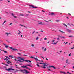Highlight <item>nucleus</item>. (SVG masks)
Listing matches in <instances>:
<instances>
[{
  "label": "nucleus",
  "instance_id": "f257e3e1",
  "mask_svg": "<svg viewBox=\"0 0 74 74\" xmlns=\"http://www.w3.org/2000/svg\"><path fill=\"white\" fill-rule=\"evenodd\" d=\"M19 71H20L21 73H25L26 72V74H28L29 73V72H27V70H26V69H24V70H22V69H20L19 70Z\"/></svg>",
  "mask_w": 74,
  "mask_h": 74
},
{
  "label": "nucleus",
  "instance_id": "f03ea898",
  "mask_svg": "<svg viewBox=\"0 0 74 74\" xmlns=\"http://www.w3.org/2000/svg\"><path fill=\"white\" fill-rule=\"evenodd\" d=\"M18 59H19V60H23V61H21V60H17L18 61H19V62H24V61H25V60H24V58H21V57H18Z\"/></svg>",
  "mask_w": 74,
  "mask_h": 74
},
{
  "label": "nucleus",
  "instance_id": "7ed1b4c3",
  "mask_svg": "<svg viewBox=\"0 0 74 74\" xmlns=\"http://www.w3.org/2000/svg\"><path fill=\"white\" fill-rule=\"evenodd\" d=\"M5 70L7 71H10L11 70H14V69L11 68H9L8 69L5 68Z\"/></svg>",
  "mask_w": 74,
  "mask_h": 74
},
{
  "label": "nucleus",
  "instance_id": "20e7f679",
  "mask_svg": "<svg viewBox=\"0 0 74 74\" xmlns=\"http://www.w3.org/2000/svg\"><path fill=\"white\" fill-rule=\"evenodd\" d=\"M10 48L12 49V50H13V51H18V49H16L12 47H10Z\"/></svg>",
  "mask_w": 74,
  "mask_h": 74
},
{
  "label": "nucleus",
  "instance_id": "39448f33",
  "mask_svg": "<svg viewBox=\"0 0 74 74\" xmlns=\"http://www.w3.org/2000/svg\"><path fill=\"white\" fill-rule=\"evenodd\" d=\"M24 61H25V62H28V63H29V62L30 63H31L32 62V61H31L30 60H24Z\"/></svg>",
  "mask_w": 74,
  "mask_h": 74
},
{
  "label": "nucleus",
  "instance_id": "423d86ee",
  "mask_svg": "<svg viewBox=\"0 0 74 74\" xmlns=\"http://www.w3.org/2000/svg\"><path fill=\"white\" fill-rule=\"evenodd\" d=\"M49 67H52L54 69H56V67H55V66H49Z\"/></svg>",
  "mask_w": 74,
  "mask_h": 74
},
{
  "label": "nucleus",
  "instance_id": "0eeeda50",
  "mask_svg": "<svg viewBox=\"0 0 74 74\" xmlns=\"http://www.w3.org/2000/svg\"><path fill=\"white\" fill-rule=\"evenodd\" d=\"M11 15H12V16H13V17H14V18H17V17L14 15V14L13 13H12Z\"/></svg>",
  "mask_w": 74,
  "mask_h": 74
},
{
  "label": "nucleus",
  "instance_id": "6e6552de",
  "mask_svg": "<svg viewBox=\"0 0 74 74\" xmlns=\"http://www.w3.org/2000/svg\"><path fill=\"white\" fill-rule=\"evenodd\" d=\"M5 34H7V36H8V34H11V33H6Z\"/></svg>",
  "mask_w": 74,
  "mask_h": 74
},
{
  "label": "nucleus",
  "instance_id": "1a4fd4ad",
  "mask_svg": "<svg viewBox=\"0 0 74 74\" xmlns=\"http://www.w3.org/2000/svg\"><path fill=\"white\" fill-rule=\"evenodd\" d=\"M21 67H22V68H26V66L23 65V66H21Z\"/></svg>",
  "mask_w": 74,
  "mask_h": 74
},
{
  "label": "nucleus",
  "instance_id": "9d476101",
  "mask_svg": "<svg viewBox=\"0 0 74 74\" xmlns=\"http://www.w3.org/2000/svg\"><path fill=\"white\" fill-rule=\"evenodd\" d=\"M38 24H39L40 25H44V24L42 23V22H40L38 23Z\"/></svg>",
  "mask_w": 74,
  "mask_h": 74
},
{
  "label": "nucleus",
  "instance_id": "9b49d317",
  "mask_svg": "<svg viewBox=\"0 0 74 74\" xmlns=\"http://www.w3.org/2000/svg\"><path fill=\"white\" fill-rule=\"evenodd\" d=\"M51 15H55V13H54L52 12L51 13V14H50Z\"/></svg>",
  "mask_w": 74,
  "mask_h": 74
},
{
  "label": "nucleus",
  "instance_id": "f8f14e48",
  "mask_svg": "<svg viewBox=\"0 0 74 74\" xmlns=\"http://www.w3.org/2000/svg\"><path fill=\"white\" fill-rule=\"evenodd\" d=\"M9 57H10V58H14V57H13V56L12 55H9Z\"/></svg>",
  "mask_w": 74,
  "mask_h": 74
},
{
  "label": "nucleus",
  "instance_id": "ddd939ff",
  "mask_svg": "<svg viewBox=\"0 0 74 74\" xmlns=\"http://www.w3.org/2000/svg\"><path fill=\"white\" fill-rule=\"evenodd\" d=\"M60 73H62V74H66V73H65L64 72L60 71Z\"/></svg>",
  "mask_w": 74,
  "mask_h": 74
},
{
  "label": "nucleus",
  "instance_id": "4468645a",
  "mask_svg": "<svg viewBox=\"0 0 74 74\" xmlns=\"http://www.w3.org/2000/svg\"><path fill=\"white\" fill-rule=\"evenodd\" d=\"M67 32H69V33H70L71 32V30L67 29Z\"/></svg>",
  "mask_w": 74,
  "mask_h": 74
},
{
  "label": "nucleus",
  "instance_id": "2eb2a0df",
  "mask_svg": "<svg viewBox=\"0 0 74 74\" xmlns=\"http://www.w3.org/2000/svg\"><path fill=\"white\" fill-rule=\"evenodd\" d=\"M59 32H61L62 33H66L65 32H63L62 31L60 30H59Z\"/></svg>",
  "mask_w": 74,
  "mask_h": 74
},
{
  "label": "nucleus",
  "instance_id": "dca6fc26",
  "mask_svg": "<svg viewBox=\"0 0 74 74\" xmlns=\"http://www.w3.org/2000/svg\"><path fill=\"white\" fill-rule=\"evenodd\" d=\"M3 51L4 53H7V52L5 51L4 50H3Z\"/></svg>",
  "mask_w": 74,
  "mask_h": 74
},
{
  "label": "nucleus",
  "instance_id": "f3484780",
  "mask_svg": "<svg viewBox=\"0 0 74 74\" xmlns=\"http://www.w3.org/2000/svg\"><path fill=\"white\" fill-rule=\"evenodd\" d=\"M34 59H35V60H36L37 61L38 60V61H40V60H38L37 58H34Z\"/></svg>",
  "mask_w": 74,
  "mask_h": 74
},
{
  "label": "nucleus",
  "instance_id": "a211bd4d",
  "mask_svg": "<svg viewBox=\"0 0 74 74\" xmlns=\"http://www.w3.org/2000/svg\"><path fill=\"white\" fill-rule=\"evenodd\" d=\"M43 64H43V66H44V67H45V66H46V64L45 63H43Z\"/></svg>",
  "mask_w": 74,
  "mask_h": 74
},
{
  "label": "nucleus",
  "instance_id": "6ab92c4d",
  "mask_svg": "<svg viewBox=\"0 0 74 74\" xmlns=\"http://www.w3.org/2000/svg\"><path fill=\"white\" fill-rule=\"evenodd\" d=\"M30 7H32V8H34V7L33 6V5H29Z\"/></svg>",
  "mask_w": 74,
  "mask_h": 74
},
{
  "label": "nucleus",
  "instance_id": "aec40b11",
  "mask_svg": "<svg viewBox=\"0 0 74 74\" xmlns=\"http://www.w3.org/2000/svg\"><path fill=\"white\" fill-rule=\"evenodd\" d=\"M20 16H24V15L23 14H20L19 15Z\"/></svg>",
  "mask_w": 74,
  "mask_h": 74
},
{
  "label": "nucleus",
  "instance_id": "412c9836",
  "mask_svg": "<svg viewBox=\"0 0 74 74\" xmlns=\"http://www.w3.org/2000/svg\"><path fill=\"white\" fill-rule=\"evenodd\" d=\"M18 32H19V33L18 34H21V31L18 30Z\"/></svg>",
  "mask_w": 74,
  "mask_h": 74
},
{
  "label": "nucleus",
  "instance_id": "4be33fe9",
  "mask_svg": "<svg viewBox=\"0 0 74 74\" xmlns=\"http://www.w3.org/2000/svg\"><path fill=\"white\" fill-rule=\"evenodd\" d=\"M66 63H68V62H69V60L68 59L66 60Z\"/></svg>",
  "mask_w": 74,
  "mask_h": 74
},
{
  "label": "nucleus",
  "instance_id": "5701e85b",
  "mask_svg": "<svg viewBox=\"0 0 74 74\" xmlns=\"http://www.w3.org/2000/svg\"><path fill=\"white\" fill-rule=\"evenodd\" d=\"M4 60H6V61H7V60H8V59L5 58Z\"/></svg>",
  "mask_w": 74,
  "mask_h": 74
},
{
  "label": "nucleus",
  "instance_id": "b1692460",
  "mask_svg": "<svg viewBox=\"0 0 74 74\" xmlns=\"http://www.w3.org/2000/svg\"><path fill=\"white\" fill-rule=\"evenodd\" d=\"M60 37L61 38H63L64 39L65 38V37H64V36H60Z\"/></svg>",
  "mask_w": 74,
  "mask_h": 74
},
{
  "label": "nucleus",
  "instance_id": "393cba45",
  "mask_svg": "<svg viewBox=\"0 0 74 74\" xmlns=\"http://www.w3.org/2000/svg\"><path fill=\"white\" fill-rule=\"evenodd\" d=\"M36 65L38 67H41V66L39 65L38 64H36Z\"/></svg>",
  "mask_w": 74,
  "mask_h": 74
},
{
  "label": "nucleus",
  "instance_id": "a878e982",
  "mask_svg": "<svg viewBox=\"0 0 74 74\" xmlns=\"http://www.w3.org/2000/svg\"><path fill=\"white\" fill-rule=\"evenodd\" d=\"M5 47H6V48H8L9 46H8L7 45H5Z\"/></svg>",
  "mask_w": 74,
  "mask_h": 74
},
{
  "label": "nucleus",
  "instance_id": "bb28decb",
  "mask_svg": "<svg viewBox=\"0 0 74 74\" xmlns=\"http://www.w3.org/2000/svg\"><path fill=\"white\" fill-rule=\"evenodd\" d=\"M8 62V63H11V64H12V62H11L10 61H8V62Z\"/></svg>",
  "mask_w": 74,
  "mask_h": 74
},
{
  "label": "nucleus",
  "instance_id": "cd10ccee",
  "mask_svg": "<svg viewBox=\"0 0 74 74\" xmlns=\"http://www.w3.org/2000/svg\"><path fill=\"white\" fill-rule=\"evenodd\" d=\"M26 66H29L30 67H32V66H31V65H26Z\"/></svg>",
  "mask_w": 74,
  "mask_h": 74
},
{
  "label": "nucleus",
  "instance_id": "c85d7f7f",
  "mask_svg": "<svg viewBox=\"0 0 74 74\" xmlns=\"http://www.w3.org/2000/svg\"><path fill=\"white\" fill-rule=\"evenodd\" d=\"M63 25H64V26H66V27H67V25H66V24L64 23Z\"/></svg>",
  "mask_w": 74,
  "mask_h": 74
},
{
  "label": "nucleus",
  "instance_id": "c756f323",
  "mask_svg": "<svg viewBox=\"0 0 74 74\" xmlns=\"http://www.w3.org/2000/svg\"><path fill=\"white\" fill-rule=\"evenodd\" d=\"M58 41H57V42L56 43H54V44H55V45H56L58 43Z\"/></svg>",
  "mask_w": 74,
  "mask_h": 74
},
{
  "label": "nucleus",
  "instance_id": "7c9ffc66",
  "mask_svg": "<svg viewBox=\"0 0 74 74\" xmlns=\"http://www.w3.org/2000/svg\"><path fill=\"white\" fill-rule=\"evenodd\" d=\"M38 64H44V63H38Z\"/></svg>",
  "mask_w": 74,
  "mask_h": 74
},
{
  "label": "nucleus",
  "instance_id": "2f4dec72",
  "mask_svg": "<svg viewBox=\"0 0 74 74\" xmlns=\"http://www.w3.org/2000/svg\"><path fill=\"white\" fill-rule=\"evenodd\" d=\"M23 56H28L27 55H26L25 54H24L23 55Z\"/></svg>",
  "mask_w": 74,
  "mask_h": 74
},
{
  "label": "nucleus",
  "instance_id": "473e14b6",
  "mask_svg": "<svg viewBox=\"0 0 74 74\" xmlns=\"http://www.w3.org/2000/svg\"><path fill=\"white\" fill-rule=\"evenodd\" d=\"M24 27H25V28H26V29H27V28H28V27H26L25 26H24Z\"/></svg>",
  "mask_w": 74,
  "mask_h": 74
},
{
  "label": "nucleus",
  "instance_id": "72a5a7b5",
  "mask_svg": "<svg viewBox=\"0 0 74 74\" xmlns=\"http://www.w3.org/2000/svg\"><path fill=\"white\" fill-rule=\"evenodd\" d=\"M46 50H47V49L46 48H45L44 50V51H46Z\"/></svg>",
  "mask_w": 74,
  "mask_h": 74
},
{
  "label": "nucleus",
  "instance_id": "f704fd0d",
  "mask_svg": "<svg viewBox=\"0 0 74 74\" xmlns=\"http://www.w3.org/2000/svg\"><path fill=\"white\" fill-rule=\"evenodd\" d=\"M4 69H5L6 68H7V67L6 66H4L3 67Z\"/></svg>",
  "mask_w": 74,
  "mask_h": 74
},
{
  "label": "nucleus",
  "instance_id": "c9c22d12",
  "mask_svg": "<svg viewBox=\"0 0 74 74\" xmlns=\"http://www.w3.org/2000/svg\"><path fill=\"white\" fill-rule=\"evenodd\" d=\"M30 58H33V59H34V58L33 57V56H31V57H30Z\"/></svg>",
  "mask_w": 74,
  "mask_h": 74
},
{
  "label": "nucleus",
  "instance_id": "e433bc0d",
  "mask_svg": "<svg viewBox=\"0 0 74 74\" xmlns=\"http://www.w3.org/2000/svg\"><path fill=\"white\" fill-rule=\"evenodd\" d=\"M38 37H37L36 38V40H38Z\"/></svg>",
  "mask_w": 74,
  "mask_h": 74
},
{
  "label": "nucleus",
  "instance_id": "4c0bfd02",
  "mask_svg": "<svg viewBox=\"0 0 74 74\" xmlns=\"http://www.w3.org/2000/svg\"><path fill=\"white\" fill-rule=\"evenodd\" d=\"M31 46H32V47H34V45L33 44H32L31 45Z\"/></svg>",
  "mask_w": 74,
  "mask_h": 74
},
{
  "label": "nucleus",
  "instance_id": "58836bf2",
  "mask_svg": "<svg viewBox=\"0 0 74 74\" xmlns=\"http://www.w3.org/2000/svg\"><path fill=\"white\" fill-rule=\"evenodd\" d=\"M6 22V21L5 20L4 22H3V23H5Z\"/></svg>",
  "mask_w": 74,
  "mask_h": 74
},
{
  "label": "nucleus",
  "instance_id": "ea45409f",
  "mask_svg": "<svg viewBox=\"0 0 74 74\" xmlns=\"http://www.w3.org/2000/svg\"><path fill=\"white\" fill-rule=\"evenodd\" d=\"M56 22H59V20H57L56 21Z\"/></svg>",
  "mask_w": 74,
  "mask_h": 74
},
{
  "label": "nucleus",
  "instance_id": "a19ab883",
  "mask_svg": "<svg viewBox=\"0 0 74 74\" xmlns=\"http://www.w3.org/2000/svg\"><path fill=\"white\" fill-rule=\"evenodd\" d=\"M44 21H45V22H49V21L46 20H44Z\"/></svg>",
  "mask_w": 74,
  "mask_h": 74
},
{
  "label": "nucleus",
  "instance_id": "79ce46f5",
  "mask_svg": "<svg viewBox=\"0 0 74 74\" xmlns=\"http://www.w3.org/2000/svg\"><path fill=\"white\" fill-rule=\"evenodd\" d=\"M45 40H47V38H44Z\"/></svg>",
  "mask_w": 74,
  "mask_h": 74
},
{
  "label": "nucleus",
  "instance_id": "37998d69",
  "mask_svg": "<svg viewBox=\"0 0 74 74\" xmlns=\"http://www.w3.org/2000/svg\"><path fill=\"white\" fill-rule=\"evenodd\" d=\"M42 68H43V69H45V68H46V67H45V66H43L42 67Z\"/></svg>",
  "mask_w": 74,
  "mask_h": 74
},
{
  "label": "nucleus",
  "instance_id": "c03bdc74",
  "mask_svg": "<svg viewBox=\"0 0 74 74\" xmlns=\"http://www.w3.org/2000/svg\"><path fill=\"white\" fill-rule=\"evenodd\" d=\"M7 63L8 64H10V63H9L8 62H7Z\"/></svg>",
  "mask_w": 74,
  "mask_h": 74
},
{
  "label": "nucleus",
  "instance_id": "a18cd8bd",
  "mask_svg": "<svg viewBox=\"0 0 74 74\" xmlns=\"http://www.w3.org/2000/svg\"><path fill=\"white\" fill-rule=\"evenodd\" d=\"M12 23H11L10 24H9V25H12Z\"/></svg>",
  "mask_w": 74,
  "mask_h": 74
},
{
  "label": "nucleus",
  "instance_id": "49530a36",
  "mask_svg": "<svg viewBox=\"0 0 74 74\" xmlns=\"http://www.w3.org/2000/svg\"><path fill=\"white\" fill-rule=\"evenodd\" d=\"M57 40H59V38H57Z\"/></svg>",
  "mask_w": 74,
  "mask_h": 74
},
{
  "label": "nucleus",
  "instance_id": "de8ad7c7",
  "mask_svg": "<svg viewBox=\"0 0 74 74\" xmlns=\"http://www.w3.org/2000/svg\"><path fill=\"white\" fill-rule=\"evenodd\" d=\"M69 37H72V36H69Z\"/></svg>",
  "mask_w": 74,
  "mask_h": 74
},
{
  "label": "nucleus",
  "instance_id": "09e8293b",
  "mask_svg": "<svg viewBox=\"0 0 74 74\" xmlns=\"http://www.w3.org/2000/svg\"><path fill=\"white\" fill-rule=\"evenodd\" d=\"M18 55H21V54L20 53H18Z\"/></svg>",
  "mask_w": 74,
  "mask_h": 74
},
{
  "label": "nucleus",
  "instance_id": "8fccbe9b",
  "mask_svg": "<svg viewBox=\"0 0 74 74\" xmlns=\"http://www.w3.org/2000/svg\"><path fill=\"white\" fill-rule=\"evenodd\" d=\"M49 21H50V22H52V20H48Z\"/></svg>",
  "mask_w": 74,
  "mask_h": 74
},
{
  "label": "nucleus",
  "instance_id": "3c124183",
  "mask_svg": "<svg viewBox=\"0 0 74 74\" xmlns=\"http://www.w3.org/2000/svg\"><path fill=\"white\" fill-rule=\"evenodd\" d=\"M20 26H23V25L21 24H20Z\"/></svg>",
  "mask_w": 74,
  "mask_h": 74
},
{
  "label": "nucleus",
  "instance_id": "603ef678",
  "mask_svg": "<svg viewBox=\"0 0 74 74\" xmlns=\"http://www.w3.org/2000/svg\"><path fill=\"white\" fill-rule=\"evenodd\" d=\"M74 47H73V48H71V49H74Z\"/></svg>",
  "mask_w": 74,
  "mask_h": 74
},
{
  "label": "nucleus",
  "instance_id": "864d4df0",
  "mask_svg": "<svg viewBox=\"0 0 74 74\" xmlns=\"http://www.w3.org/2000/svg\"><path fill=\"white\" fill-rule=\"evenodd\" d=\"M35 32V31H34L33 32V33H32V34H33L34 33V32Z\"/></svg>",
  "mask_w": 74,
  "mask_h": 74
},
{
  "label": "nucleus",
  "instance_id": "5fc2aeb1",
  "mask_svg": "<svg viewBox=\"0 0 74 74\" xmlns=\"http://www.w3.org/2000/svg\"><path fill=\"white\" fill-rule=\"evenodd\" d=\"M69 56H71V54H69Z\"/></svg>",
  "mask_w": 74,
  "mask_h": 74
},
{
  "label": "nucleus",
  "instance_id": "6e6d98bb",
  "mask_svg": "<svg viewBox=\"0 0 74 74\" xmlns=\"http://www.w3.org/2000/svg\"><path fill=\"white\" fill-rule=\"evenodd\" d=\"M58 37H60L61 36L60 35H58Z\"/></svg>",
  "mask_w": 74,
  "mask_h": 74
},
{
  "label": "nucleus",
  "instance_id": "4d7b16f0",
  "mask_svg": "<svg viewBox=\"0 0 74 74\" xmlns=\"http://www.w3.org/2000/svg\"><path fill=\"white\" fill-rule=\"evenodd\" d=\"M46 59L47 60H48V59L47 58H46Z\"/></svg>",
  "mask_w": 74,
  "mask_h": 74
},
{
  "label": "nucleus",
  "instance_id": "13d9d810",
  "mask_svg": "<svg viewBox=\"0 0 74 74\" xmlns=\"http://www.w3.org/2000/svg\"><path fill=\"white\" fill-rule=\"evenodd\" d=\"M14 60H15V61H16V60H17V61L18 60H17L16 59H15Z\"/></svg>",
  "mask_w": 74,
  "mask_h": 74
},
{
  "label": "nucleus",
  "instance_id": "bf43d9fd",
  "mask_svg": "<svg viewBox=\"0 0 74 74\" xmlns=\"http://www.w3.org/2000/svg\"><path fill=\"white\" fill-rule=\"evenodd\" d=\"M70 64V62H68V64Z\"/></svg>",
  "mask_w": 74,
  "mask_h": 74
},
{
  "label": "nucleus",
  "instance_id": "052dcab7",
  "mask_svg": "<svg viewBox=\"0 0 74 74\" xmlns=\"http://www.w3.org/2000/svg\"><path fill=\"white\" fill-rule=\"evenodd\" d=\"M68 25L69 26H70V24H69V23H68Z\"/></svg>",
  "mask_w": 74,
  "mask_h": 74
},
{
  "label": "nucleus",
  "instance_id": "680f3d73",
  "mask_svg": "<svg viewBox=\"0 0 74 74\" xmlns=\"http://www.w3.org/2000/svg\"><path fill=\"white\" fill-rule=\"evenodd\" d=\"M44 49V47H42V49Z\"/></svg>",
  "mask_w": 74,
  "mask_h": 74
},
{
  "label": "nucleus",
  "instance_id": "e2e57ef3",
  "mask_svg": "<svg viewBox=\"0 0 74 74\" xmlns=\"http://www.w3.org/2000/svg\"><path fill=\"white\" fill-rule=\"evenodd\" d=\"M52 42H55V40H52Z\"/></svg>",
  "mask_w": 74,
  "mask_h": 74
},
{
  "label": "nucleus",
  "instance_id": "0e129e2a",
  "mask_svg": "<svg viewBox=\"0 0 74 74\" xmlns=\"http://www.w3.org/2000/svg\"><path fill=\"white\" fill-rule=\"evenodd\" d=\"M67 43H68V42H66L65 43V44L66 45V44H67Z\"/></svg>",
  "mask_w": 74,
  "mask_h": 74
},
{
  "label": "nucleus",
  "instance_id": "69168bd1",
  "mask_svg": "<svg viewBox=\"0 0 74 74\" xmlns=\"http://www.w3.org/2000/svg\"><path fill=\"white\" fill-rule=\"evenodd\" d=\"M48 70L49 71V70H51V69H48Z\"/></svg>",
  "mask_w": 74,
  "mask_h": 74
},
{
  "label": "nucleus",
  "instance_id": "338daca9",
  "mask_svg": "<svg viewBox=\"0 0 74 74\" xmlns=\"http://www.w3.org/2000/svg\"><path fill=\"white\" fill-rule=\"evenodd\" d=\"M25 68H26V69H28V68L26 66V67H25Z\"/></svg>",
  "mask_w": 74,
  "mask_h": 74
},
{
  "label": "nucleus",
  "instance_id": "774afa93",
  "mask_svg": "<svg viewBox=\"0 0 74 74\" xmlns=\"http://www.w3.org/2000/svg\"><path fill=\"white\" fill-rule=\"evenodd\" d=\"M68 15H71V14L70 13H69Z\"/></svg>",
  "mask_w": 74,
  "mask_h": 74
}]
</instances>
